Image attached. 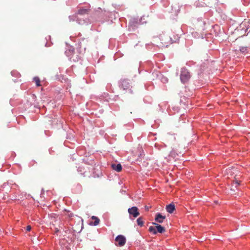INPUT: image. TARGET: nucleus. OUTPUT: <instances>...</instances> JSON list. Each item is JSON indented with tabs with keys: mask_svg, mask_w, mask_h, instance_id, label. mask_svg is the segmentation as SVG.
Masks as SVG:
<instances>
[{
	"mask_svg": "<svg viewBox=\"0 0 250 250\" xmlns=\"http://www.w3.org/2000/svg\"><path fill=\"white\" fill-rule=\"evenodd\" d=\"M248 21L245 20L239 25L238 26L231 34L229 36V41H235L241 42L242 40L240 39L241 37L244 36L246 31L249 29L248 27Z\"/></svg>",
	"mask_w": 250,
	"mask_h": 250,
	"instance_id": "f257e3e1",
	"label": "nucleus"
},
{
	"mask_svg": "<svg viewBox=\"0 0 250 250\" xmlns=\"http://www.w3.org/2000/svg\"><path fill=\"white\" fill-rule=\"evenodd\" d=\"M190 78V75L189 74V72L188 71V70L185 68H183L181 69V72L180 75V79L182 83H185L187 82L189 80V79Z\"/></svg>",
	"mask_w": 250,
	"mask_h": 250,
	"instance_id": "20e7f679",
	"label": "nucleus"
},
{
	"mask_svg": "<svg viewBox=\"0 0 250 250\" xmlns=\"http://www.w3.org/2000/svg\"><path fill=\"white\" fill-rule=\"evenodd\" d=\"M128 212L130 215H132L134 218L137 217L140 215L138 209L136 207H133L128 209Z\"/></svg>",
	"mask_w": 250,
	"mask_h": 250,
	"instance_id": "0eeeda50",
	"label": "nucleus"
},
{
	"mask_svg": "<svg viewBox=\"0 0 250 250\" xmlns=\"http://www.w3.org/2000/svg\"><path fill=\"white\" fill-rule=\"evenodd\" d=\"M130 86V83L127 80L124 79L121 81L120 87L123 90H125L128 89L130 92H131L129 89Z\"/></svg>",
	"mask_w": 250,
	"mask_h": 250,
	"instance_id": "423d86ee",
	"label": "nucleus"
},
{
	"mask_svg": "<svg viewBox=\"0 0 250 250\" xmlns=\"http://www.w3.org/2000/svg\"><path fill=\"white\" fill-rule=\"evenodd\" d=\"M138 150L140 151V152H141L142 151H143V149H142V148L141 147L138 148Z\"/></svg>",
	"mask_w": 250,
	"mask_h": 250,
	"instance_id": "4be33fe9",
	"label": "nucleus"
},
{
	"mask_svg": "<svg viewBox=\"0 0 250 250\" xmlns=\"http://www.w3.org/2000/svg\"><path fill=\"white\" fill-rule=\"evenodd\" d=\"M91 219L92 220H94V222L93 223V222L90 223H89L90 225H93V226H97L99 224L100 219L98 217H97L95 216H92L91 217Z\"/></svg>",
	"mask_w": 250,
	"mask_h": 250,
	"instance_id": "f8f14e48",
	"label": "nucleus"
},
{
	"mask_svg": "<svg viewBox=\"0 0 250 250\" xmlns=\"http://www.w3.org/2000/svg\"><path fill=\"white\" fill-rule=\"evenodd\" d=\"M175 40H175H173L171 37L167 35H161L159 38V41L162 42H161V43L159 45L161 47L167 46L168 44H170L172 42V41Z\"/></svg>",
	"mask_w": 250,
	"mask_h": 250,
	"instance_id": "7ed1b4c3",
	"label": "nucleus"
},
{
	"mask_svg": "<svg viewBox=\"0 0 250 250\" xmlns=\"http://www.w3.org/2000/svg\"><path fill=\"white\" fill-rule=\"evenodd\" d=\"M170 140H171L172 141H175V138L174 136H171L170 135H166L165 138H164V140L167 142V143H168V141Z\"/></svg>",
	"mask_w": 250,
	"mask_h": 250,
	"instance_id": "4468645a",
	"label": "nucleus"
},
{
	"mask_svg": "<svg viewBox=\"0 0 250 250\" xmlns=\"http://www.w3.org/2000/svg\"><path fill=\"white\" fill-rule=\"evenodd\" d=\"M166 218L165 216H163L160 213H157L156 215L155 221L159 223L163 222L164 220Z\"/></svg>",
	"mask_w": 250,
	"mask_h": 250,
	"instance_id": "1a4fd4ad",
	"label": "nucleus"
},
{
	"mask_svg": "<svg viewBox=\"0 0 250 250\" xmlns=\"http://www.w3.org/2000/svg\"><path fill=\"white\" fill-rule=\"evenodd\" d=\"M166 209L168 213H172L175 209V206L172 203L166 206Z\"/></svg>",
	"mask_w": 250,
	"mask_h": 250,
	"instance_id": "9d476101",
	"label": "nucleus"
},
{
	"mask_svg": "<svg viewBox=\"0 0 250 250\" xmlns=\"http://www.w3.org/2000/svg\"><path fill=\"white\" fill-rule=\"evenodd\" d=\"M149 231L150 232H152L154 234H156L157 232L156 229V227H153V226H150L149 227Z\"/></svg>",
	"mask_w": 250,
	"mask_h": 250,
	"instance_id": "2eb2a0df",
	"label": "nucleus"
},
{
	"mask_svg": "<svg viewBox=\"0 0 250 250\" xmlns=\"http://www.w3.org/2000/svg\"><path fill=\"white\" fill-rule=\"evenodd\" d=\"M235 183L236 184H237V185H239L240 184V182H238V181H236Z\"/></svg>",
	"mask_w": 250,
	"mask_h": 250,
	"instance_id": "5701e85b",
	"label": "nucleus"
},
{
	"mask_svg": "<svg viewBox=\"0 0 250 250\" xmlns=\"http://www.w3.org/2000/svg\"><path fill=\"white\" fill-rule=\"evenodd\" d=\"M34 82H35L36 84V85L37 86H39L41 85L40 84V79L38 78V77H35L34 78Z\"/></svg>",
	"mask_w": 250,
	"mask_h": 250,
	"instance_id": "f3484780",
	"label": "nucleus"
},
{
	"mask_svg": "<svg viewBox=\"0 0 250 250\" xmlns=\"http://www.w3.org/2000/svg\"><path fill=\"white\" fill-rule=\"evenodd\" d=\"M146 209L147 210H148V207H146Z\"/></svg>",
	"mask_w": 250,
	"mask_h": 250,
	"instance_id": "393cba45",
	"label": "nucleus"
},
{
	"mask_svg": "<svg viewBox=\"0 0 250 250\" xmlns=\"http://www.w3.org/2000/svg\"><path fill=\"white\" fill-rule=\"evenodd\" d=\"M153 224L155 225V227L157 229V232L160 233H163L165 232L166 229L164 227L156 223H153Z\"/></svg>",
	"mask_w": 250,
	"mask_h": 250,
	"instance_id": "6e6552de",
	"label": "nucleus"
},
{
	"mask_svg": "<svg viewBox=\"0 0 250 250\" xmlns=\"http://www.w3.org/2000/svg\"><path fill=\"white\" fill-rule=\"evenodd\" d=\"M176 153H175V152L172 151L170 152V154H169V156H171V157H175L176 156Z\"/></svg>",
	"mask_w": 250,
	"mask_h": 250,
	"instance_id": "aec40b11",
	"label": "nucleus"
},
{
	"mask_svg": "<svg viewBox=\"0 0 250 250\" xmlns=\"http://www.w3.org/2000/svg\"><path fill=\"white\" fill-rule=\"evenodd\" d=\"M31 229V226L29 225L28 226H27L26 227V230L28 231H30Z\"/></svg>",
	"mask_w": 250,
	"mask_h": 250,
	"instance_id": "412c9836",
	"label": "nucleus"
},
{
	"mask_svg": "<svg viewBox=\"0 0 250 250\" xmlns=\"http://www.w3.org/2000/svg\"><path fill=\"white\" fill-rule=\"evenodd\" d=\"M65 212H66V213L65 214V215L66 216V217H69V218L72 217V216H73L72 213L69 212V211H66V210H65Z\"/></svg>",
	"mask_w": 250,
	"mask_h": 250,
	"instance_id": "6ab92c4d",
	"label": "nucleus"
},
{
	"mask_svg": "<svg viewBox=\"0 0 250 250\" xmlns=\"http://www.w3.org/2000/svg\"><path fill=\"white\" fill-rule=\"evenodd\" d=\"M233 46L235 49L234 50L236 52L240 51L242 53H246L248 52V47L246 45V43L242 42H239V40L235 42Z\"/></svg>",
	"mask_w": 250,
	"mask_h": 250,
	"instance_id": "f03ea898",
	"label": "nucleus"
},
{
	"mask_svg": "<svg viewBox=\"0 0 250 250\" xmlns=\"http://www.w3.org/2000/svg\"><path fill=\"white\" fill-rule=\"evenodd\" d=\"M116 245L120 247L123 246L126 243L125 237L122 235L117 236L115 238Z\"/></svg>",
	"mask_w": 250,
	"mask_h": 250,
	"instance_id": "39448f33",
	"label": "nucleus"
},
{
	"mask_svg": "<svg viewBox=\"0 0 250 250\" xmlns=\"http://www.w3.org/2000/svg\"><path fill=\"white\" fill-rule=\"evenodd\" d=\"M88 10L85 8H81L78 10V12L76 14L85 15L88 13Z\"/></svg>",
	"mask_w": 250,
	"mask_h": 250,
	"instance_id": "ddd939ff",
	"label": "nucleus"
},
{
	"mask_svg": "<svg viewBox=\"0 0 250 250\" xmlns=\"http://www.w3.org/2000/svg\"><path fill=\"white\" fill-rule=\"evenodd\" d=\"M142 155V154L140 153L139 155H138V157H141Z\"/></svg>",
	"mask_w": 250,
	"mask_h": 250,
	"instance_id": "b1692460",
	"label": "nucleus"
},
{
	"mask_svg": "<svg viewBox=\"0 0 250 250\" xmlns=\"http://www.w3.org/2000/svg\"><path fill=\"white\" fill-rule=\"evenodd\" d=\"M76 18V14L71 15L69 17V19L71 21H74L75 20Z\"/></svg>",
	"mask_w": 250,
	"mask_h": 250,
	"instance_id": "a211bd4d",
	"label": "nucleus"
},
{
	"mask_svg": "<svg viewBox=\"0 0 250 250\" xmlns=\"http://www.w3.org/2000/svg\"><path fill=\"white\" fill-rule=\"evenodd\" d=\"M59 231V230L58 229H57V230L56 231V232Z\"/></svg>",
	"mask_w": 250,
	"mask_h": 250,
	"instance_id": "a878e982",
	"label": "nucleus"
},
{
	"mask_svg": "<svg viewBox=\"0 0 250 250\" xmlns=\"http://www.w3.org/2000/svg\"><path fill=\"white\" fill-rule=\"evenodd\" d=\"M137 223L138 225L142 227L144 225V221L142 219V218L139 217V218H138L137 220Z\"/></svg>",
	"mask_w": 250,
	"mask_h": 250,
	"instance_id": "dca6fc26",
	"label": "nucleus"
},
{
	"mask_svg": "<svg viewBox=\"0 0 250 250\" xmlns=\"http://www.w3.org/2000/svg\"><path fill=\"white\" fill-rule=\"evenodd\" d=\"M111 167L114 170L117 172H120L122 169V167L120 164L117 165L112 164Z\"/></svg>",
	"mask_w": 250,
	"mask_h": 250,
	"instance_id": "9b49d317",
	"label": "nucleus"
}]
</instances>
